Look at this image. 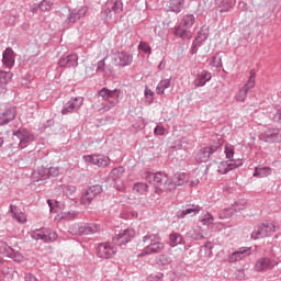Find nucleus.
Instances as JSON below:
<instances>
[{"instance_id":"dca6fc26","label":"nucleus","mask_w":281,"mask_h":281,"mask_svg":"<svg viewBox=\"0 0 281 281\" xmlns=\"http://www.w3.org/2000/svg\"><path fill=\"white\" fill-rule=\"evenodd\" d=\"M58 66L63 69H76V67H78V56L76 54H70L65 57H60Z\"/></svg>"},{"instance_id":"4d7b16f0","label":"nucleus","mask_w":281,"mask_h":281,"mask_svg":"<svg viewBox=\"0 0 281 281\" xmlns=\"http://www.w3.org/2000/svg\"><path fill=\"white\" fill-rule=\"evenodd\" d=\"M273 122H278V124H281V108L276 111V113L272 114Z\"/></svg>"},{"instance_id":"b1692460","label":"nucleus","mask_w":281,"mask_h":281,"mask_svg":"<svg viewBox=\"0 0 281 281\" xmlns=\"http://www.w3.org/2000/svg\"><path fill=\"white\" fill-rule=\"evenodd\" d=\"M186 5V0H169L167 2V8L169 12H176L177 14L183 10Z\"/></svg>"},{"instance_id":"e2e57ef3","label":"nucleus","mask_w":281,"mask_h":281,"mask_svg":"<svg viewBox=\"0 0 281 281\" xmlns=\"http://www.w3.org/2000/svg\"><path fill=\"white\" fill-rule=\"evenodd\" d=\"M105 65L106 64H105L104 59L99 60L97 64V71H104Z\"/></svg>"},{"instance_id":"69168bd1","label":"nucleus","mask_w":281,"mask_h":281,"mask_svg":"<svg viewBox=\"0 0 281 281\" xmlns=\"http://www.w3.org/2000/svg\"><path fill=\"white\" fill-rule=\"evenodd\" d=\"M198 49H199V43L195 42L194 40L191 46V54H196Z\"/></svg>"},{"instance_id":"9b49d317","label":"nucleus","mask_w":281,"mask_h":281,"mask_svg":"<svg viewBox=\"0 0 281 281\" xmlns=\"http://www.w3.org/2000/svg\"><path fill=\"white\" fill-rule=\"evenodd\" d=\"M259 139L267 144H280L281 128H268L259 135Z\"/></svg>"},{"instance_id":"c85d7f7f","label":"nucleus","mask_w":281,"mask_h":281,"mask_svg":"<svg viewBox=\"0 0 281 281\" xmlns=\"http://www.w3.org/2000/svg\"><path fill=\"white\" fill-rule=\"evenodd\" d=\"M33 179H36V181H45V179H49V173L47 171V168L40 167L37 170L33 172Z\"/></svg>"},{"instance_id":"f3484780","label":"nucleus","mask_w":281,"mask_h":281,"mask_svg":"<svg viewBox=\"0 0 281 281\" xmlns=\"http://www.w3.org/2000/svg\"><path fill=\"white\" fill-rule=\"evenodd\" d=\"M113 60L119 67H128L133 64V56L125 52H119L114 54Z\"/></svg>"},{"instance_id":"052dcab7","label":"nucleus","mask_w":281,"mask_h":281,"mask_svg":"<svg viewBox=\"0 0 281 281\" xmlns=\"http://www.w3.org/2000/svg\"><path fill=\"white\" fill-rule=\"evenodd\" d=\"M24 280L25 281H38L36 276H34V274H32L30 272L24 273Z\"/></svg>"},{"instance_id":"0eeeda50","label":"nucleus","mask_w":281,"mask_h":281,"mask_svg":"<svg viewBox=\"0 0 281 281\" xmlns=\"http://www.w3.org/2000/svg\"><path fill=\"white\" fill-rule=\"evenodd\" d=\"M276 232V224L273 223H262L255 227L254 232L251 233V238L254 240H259V238H267L271 236Z\"/></svg>"},{"instance_id":"aec40b11","label":"nucleus","mask_w":281,"mask_h":281,"mask_svg":"<svg viewBox=\"0 0 281 281\" xmlns=\"http://www.w3.org/2000/svg\"><path fill=\"white\" fill-rule=\"evenodd\" d=\"M16 117V108L12 106L7 109L4 112L0 113V126H5L10 124Z\"/></svg>"},{"instance_id":"c03bdc74","label":"nucleus","mask_w":281,"mask_h":281,"mask_svg":"<svg viewBox=\"0 0 281 281\" xmlns=\"http://www.w3.org/2000/svg\"><path fill=\"white\" fill-rule=\"evenodd\" d=\"M144 97L145 100H147L148 104H153V100H155V92L146 87L144 91Z\"/></svg>"},{"instance_id":"e433bc0d","label":"nucleus","mask_w":281,"mask_h":281,"mask_svg":"<svg viewBox=\"0 0 281 281\" xmlns=\"http://www.w3.org/2000/svg\"><path fill=\"white\" fill-rule=\"evenodd\" d=\"M209 67H215L216 69L223 67V58L218 54L214 55L209 59Z\"/></svg>"},{"instance_id":"13d9d810","label":"nucleus","mask_w":281,"mask_h":281,"mask_svg":"<svg viewBox=\"0 0 281 281\" xmlns=\"http://www.w3.org/2000/svg\"><path fill=\"white\" fill-rule=\"evenodd\" d=\"M48 177H58L59 170L57 167H50L47 169Z\"/></svg>"},{"instance_id":"1a4fd4ad","label":"nucleus","mask_w":281,"mask_h":281,"mask_svg":"<svg viewBox=\"0 0 281 281\" xmlns=\"http://www.w3.org/2000/svg\"><path fill=\"white\" fill-rule=\"evenodd\" d=\"M13 135L20 139V148H27V146H30V144L36 139L34 133L25 127H20L18 131H14Z\"/></svg>"},{"instance_id":"cd10ccee","label":"nucleus","mask_w":281,"mask_h":281,"mask_svg":"<svg viewBox=\"0 0 281 281\" xmlns=\"http://www.w3.org/2000/svg\"><path fill=\"white\" fill-rule=\"evenodd\" d=\"M271 269V259L269 258H260L255 266V271L262 272L269 271Z\"/></svg>"},{"instance_id":"423d86ee","label":"nucleus","mask_w":281,"mask_h":281,"mask_svg":"<svg viewBox=\"0 0 281 281\" xmlns=\"http://www.w3.org/2000/svg\"><path fill=\"white\" fill-rule=\"evenodd\" d=\"M249 74L250 75L248 81L238 90L237 94L235 95L236 102H245L249 91L256 87V70L251 69Z\"/></svg>"},{"instance_id":"c756f323","label":"nucleus","mask_w":281,"mask_h":281,"mask_svg":"<svg viewBox=\"0 0 281 281\" xmlns=\"http://www.w3.org/2000/svg\"><path fill=\"white\" fill-rule=\"evenodd\" d=\"M206 235L207 234L201 226H195L190 232V236H191V238H193V240H203V238H205Z\"/></svg>"},{"instance_id":"20e7f679","label":"nucleus","mask_w":281,"mask_h":281,"mask_svg":"<svg viewBox=\"0 0 281 281\" xmlns=\"http://www.w3.org/2000/svg\"><path fill=\"white\" fill-rule=\"evenodd\" d=\"M68 232L75 236H89L90 234H98L100 232V225L94 223L72 224L69 226Z\"/></svg>"},{"instance_id":"473e14b6","label":"nucleus","mask_w":281,"mask_h":281,"mask_svg":"<svg viewBox=\"0 0 281 281\" xmlns=\"http://www.w3.org/2000/svg\"><path fill=\"white\" fill-rule=\"evenodd\" d=\"M273 170L270 167H260L255 168L254 177H258L259 179H263V177H269Z\"/></svg>"},{"instance_id":"09e8293b","label":"nucleus","mask_w":281,"mask_h":281,"mask_svg":"<svg viewBox=\"0 0 281 281\" xmlns=\"http://www.w3.org/2000/svg\"><path fill=\"white\" fill-rule=\"evenodd\" d=\"M76 216H78V212L69 211V212L61 213L60 218L64 221H71L72 218H76Z\"/></svg>"},{"instance_id":"7c9ffc66","label":"nucleus","mask_w":281,"mask_h":281,"mask_svg":"<svg viewBox=\"0 0 281 281\" xmlns=\"http://www.w3.org/2000/svg\"><path fill=\"white\" fill-rule=\"evenodd\" d=\"M201 212V206L196 205V204H191L189 205L186 210H183L180 215L179 218H186V216H188V214H199Z\"/></svg>"},{"instance_id":"0e129e2a","label":"nucleus","mask_w":281,"mask_h":281,"mask_svg":"<svg viewBox=\"0 0 281 281\" xmlns=\"http://www.w3.org/2000/svg\"><path fill=\"white\" fill-rule=\"evenodd\" d=\"M164 133H166V128L161 126H156V128L154 130L155 135H164Z\"/></svg>"},{"instance_id":"4be33fe9","label":"nucleus","mask_w":281,"mask_h":281,"mask_svg":"<svg viewBox=\"0 0 281 281\" xmlns=\"http://www.w3.org/2000/svg\"><path fill=\"white\" fill-rule=\"evenodd\" d=\"M15 58L14 50L10 47L5 48L2 53V63L8 69H12L14 67Z\"/></svg>"},{"instance_id":"680f3d73","label":"nucleus","mask_w":281,"mask_h":281,"mask_svg":"<svg viewBox=\"0 0 281 281\" xmlns=\"http://www.w3.org/2000/svg\"><path fill=\"white\" fill-rule=\"evenodd\" d=\"M225 227H227V226H225V224H223V223H214L213 224L214 232H221V229H225Z\"/></svg>"},{"instance_id":"72a5a7b5","label":"nucleus","mask_w":281,"mask_h":281,"mask_svg":"<svg viewBox=\"0 0 281 281\" xmlns=\"http://www.w3.org/2000/svg\"><path fill=\"white\" fill-rule=\"evenodd\" d=\"M124 172V167H115L110 171L109 177L112 179V181H117V179H122Z\"/></svg>"},{"instance_id":"bb28decb","label":"nucleus","mask_w":281,"mask_h":281,"mask_svg":"<svg viewBox=\"0 0 281 281\" xmlns=\"http://www.w3.org/2000/svg\"><path fill=\"white\" fill-rule=\"evenodd\" d=\"M87 11H88L87 7H80L79 9H75L68 18L69 23H76V21H79V19H82V16L87 14Z\"/></svg>"},{"instance_id":"c9c22d12","label":"nucleus","mask_w":281,"mask_h":281,"mask_svg":"<svg viewBox=\"0 0 281 281\" xmlns=\"http://www.w3.org/2000/svg\"><path fill=\"white\" fill-rule=\"evenodd\" d=\"M46 229L47 228L35 229L31 233V237L33 240H43V243H45Z\"/></svg>"},{"instance_id":"2f4dec72","label":"nucleus","mask_w":281,"mask_h":281,"mask_svg":"<svg viewBox=\"0 0 281 281\" xmlns=\"http://www.w3.org/2000/svg\"><path fill=\"white\" fill-rule=\"evenodd\" d=\"M182 244H183V236H181V234L171 233L169 235V245L171 247H177L178 245H182Z\"/></svg>"},{"instance_id":"f704fd0d","label":"nucleus","mask_w":281,"mask_h":281,"mask_svg":"<svg viewBox=\"0 0 281 281\" xmlns=\"http://www.w3.org/2000/svg\"><path fill=\"white\" fill-rule=\"evenodd\" d=\"M170 85H171L170 79H164V80H161V81L157 85V87H156V93H157L158 95H164L166 89H170Z\"/></svg>"},{"instance_id":"a878e982","label":"nucleus","mask_w":281,"mask_h":281,"mask_svg":"<svg viewBox=\"0 0 281 281\" xmlns=\"http://www.w3.org/2000/svg\"><path fill=\"white\" fill-rule=\"evenodd\" d=\"M10 213L15 218V221H18V223H27V216L25 215V213L20 211L19 206H15V205L11 204L10 205Z\"/></svg>"},{"instance_id":"6e6552de","label":"nucleus","mask_w":281,"mask_h":281,"mask_svg":"<svg viewBox=\"0 0 281 281\" xmlns=\"http://www.w3.org/2000/svg\"><path fill=\"white\" fill-rule=\"evenodd\" d=\"M85 104V98L72 97L68 102H66L61 109V115H71V113H78Z\"/></svg>"},{"instance_id":"4c0bfd02","label":"nucleus","mask_w":281,"mask_h":281,"mask_svg":"<svg viewBox=\"0 0 281 281\" xmlns=\"http://www.w3.org/2000/svg\"><path fill=\"white\" fill-rule=\"evenodd\" d=\"M133 190L137 194H146V192L148 191V184L144 182H137L134 184Z\"/></svg>"},{"instance_id":"6e6d98bb","label":"nucleus","mask_w":281,"mask_h":281,"mask_svg":"<svg viewBox=\"0 0 281 281\" xmlns=\"http://www.w3.org/2000/svg\"><path fill=\"white\" fill-rule=\"evenodd\" d=\"M231 216H234V211L232 210H224L220 213V218H231Z\"/></svg>"},{"instance_id":"a18cd8bd","label":"nucleus","mask_w":281,"mask_h":281,"mask_svg":"<svg viewBox=\"0 0 281 281\" xmlns=\"http://www.w3.org/2000/svg\"><path fill=\"white\" fill-rule=\"evenodd\" d=\"M58 238V234L56 232H52L46 228L45 243H54Z\"/></svg>"},{"instance_id":"5701e85b","label":"nucleus","mask_w":281,"mask_h":281,"mask_svg":"<svg viewBox=\"0 0 281 281\" xmlns=\"http://www.w3.org/2000/svg\"><path fill=\"white\" fill-rule=\"evenodd\" d=\"M190 177L188 173H176L172 178V181L169 182L171 190H175L176 186H186Z\"/></svg>"},{"instance_id":"f257e3e1","label":"nucleus","mask_w":281,"mask_h":281,"mask_svg":"<svg viewBox=\"0 0 281 281\" xmlns=\"http://www.w3.org/2000/svg\"><path fill=\"white\" fill-rule=\"evenodd\" d=\"M120 95H122V91L119 89L109 90L108 88H102L99 91V97L102 98L103 103L98 109V112L109 113L111 109H115L120 104Z\"/></svg>"},{"instance_id":"338daca9","label":"nucleus","mask_w":281,"mask_h":281,"mask_svg":"<svg viewBox=\"0 0 281 281\" xmlns=\"http://www.w3.org/2000/svg\"><path fill=\"white\" fill-rule=\"evenodd\" d=\"M47 204L50 212H54V205H56V202H54L53 200H47Z\"/></svg>"},{"instance_id":"864d4df0","label":"nucleus","mask_w":281,"mask_h":281,"mask_svg":"<svg viewBox=\"0 0 281 281\" xmlns=\"http://www.w3.org/2000/svg\"><path fill=\"white\" fill-rule=\"evenodd\" d=\"M159 262L160 265L166 266V265H170V262H172V259L168 255H160Z\"/></svg>"},{"instance_id":"7ed1b4c3","label":"nucleus","mask_w":281,"mask_h":281,"mask_svg":"<svg viewBox=\"0 0 281 281\" xmlns=\"http://www.w3.org/2000/svg\"><path fill=\"white\" fill-rule=\"evenodd\" d=\"M196 19L194 18V14H187L183 15L180 25L176 27L175 34L179 36V38H192V25H194Z\"/></svg>"},{"instance_id":"49530a36","label":"nucleus","mask_w":281,"mask_h":281,"mask_svg":"<svg viewBox=\"0 0 281 281\" xmlns=\"http://www.w3.org/2000/svg\"><path fill=\"white\" fill-rule=\"evenodd\" d=\"M8 80H12V74L0 71V85H8Z\"/></svg>"},{"instance_id":"39448f33","label":"nucleus","mask_w":281,"mask_h":281,"mask_svg":"<svg viewBox=\"0 0 281 281\" xmlns=\"http://www.w3.org/2000/svg\"><path fill=\"white\" fill-rule=\"evenodd\" d=\"M145 179L149 183L157 186V188L160 190H172V187H170V183H168V176L162 172H147Z\"/></svg>"},{"instance_id":"37998d69","label":"nucleus","mask_w":281,"mask_h":281,"mask_svg":"<svg viewBox=\"0 0 281 281\" xmlns=\"http://www.w3.org/2000/svg\"><path fill=\"white\" fill-rule=\"evenodd\" d=\"M234 151H235V147L232 144H226L225 148H224V153L226 155V159H234Z\"/></svg>"},{"instance_id":"f03ea898","label":"nucleus","mask_w":281,"mask_h":281,"mask_svg":"<svg viewBox=\"0 0 281 281\" xmlns=\"http://www.w3.org/2000/svg\"><path fill=\"white\" fill-rule=\"evenodd\" d=\"M143 245L147 246L138 255L139 258H143V256H151V254H161V251L166 249V244H164L159 234L145 235L143 237Z\"/></svg>"},{"instance_id":"6ab92c4d","label":"nucleus","mask_w":281,"mask_h":281,"mask_svg":"<svg viewBox=\"0 0 281 281\" xmlns=\"http://www.w3.org/2000/svg\"><path fill=\"white\" fill-rule=\"evenodd\" d=\"M240 166H243L240 160H238V162L234 160L233 162L222 161L217 167V172H220V175H227V172H231V170H236V168H240Z\"/></svg>"},{"instance_id":"412c9836","label":"nucleus","mask_w":281,"mask_h":281,"mask_svg":"<svg viewBox=\"0 0 281 281\" xmlns=\"http://www.w3.org/2000/svg\"><path fill=\"white\" fill-rule=\"evenodd\" d=\"M212 80V72L207 71V70H202L200 74H198V76L195 77L193 85L194 87L199 88V87H205V85H207V82H210Z\"/></svg>"},{"instance_id":"774afa93","label":"nucleus","mask_w":281,"mask_h":281,"mask_svg":"<svg viewBox=\"0 0 281 281\" xmlns=\"http://www.w3.org/2000/svg\"><path fill=\"white\" fill-rule=\"evenodd\" d=\"M199 183H200L199 179L192 180V181L190 182V187H191V188H194V187H196Z\"/></svg>"},{"instance_id":"8fccbe9b","label":"nucleus","mask_w":281,"mask_h":281,"mask_svg":"<svg viewBox=\"0 0 281 281\" xmlns=\"http://www.w3.org/2000/svg\"><path fill=\"white\" fill-rule=\"evenodd\" d=\"M112 10L115 14H120V12L124 10V3H122V0H115Z\"/></svg>"},{"instance_id":"4468645a","label":"nucleus","mask_w":281,"mask_h":281,"mask_svg":"<svg viewBox=\"0 0 281 281\" xmlns=\"http://www.w3.org/2000/svg\"><path fill=\"white\" fill-rule=\"evenodd\" d=\"M135 231L134 228H126L122 233H120L116 237L113 238V241L119 247H122V245H126L127 243H131L133 238H135Z\"/></svg>"},{"instance_id":"ddd939ff","label":"nucleus","mask_w":281,"mask_h":281,"mask_svg":"<svg viewBox=\"0 0 281 281\" xmlns=\"http://www.w3.org/2000/svg\"><path fill=\"white\" fill-rule=\"evenodd\" d=\"M83 160L88 164H93V166H98V168H106L111 164V158L104 155H86L83 156Z\"/></svg>"},{"instance_id":"2eb2a0df","label":"nucleus","mask_w":281,"mask_h":281,"mask_svg":"<svg viewBox=\"0 0 281 281\" xmlns=\"http://www.w3.org/2000/svg\"><path fill=\"white\" fill-rule=\"evenodd\" d=\"M218 148H221V146L212 145V146L200 149V151L196 155V161H199L200 164L207 161L210 157H212V155H214V153L218 150Z\"/></svg>"},{"instance_id":"603ef678","label":"nucleus","mask_w":281,"mask_h":281,"mask_svg":"<svg viewBox=\"0 0 281 281\" xmlns=\"http://www.w3.org/2000/svg\"><path fill=\"white\" fill-rule=\"evenodd\" d=\"M205 41H207V34L200 31L198 33V36L195 37V43H199V45H201V43H205Z\"/></svg>"},{"instance_id":"a211bd4d","label":"nucleus","mask_w":281,"mask_h":281,"mask_svg":"<svg viewBox=\"0 0 281 281\" xmlns=\"http://www.w3.org/2000/svg\"><path fill=\"white\" fill-rule=\"evenodd\" d=\"M248 256H251V248L241 247L228 257V262H238Z\"/></svg>"},{"instance_id":"79ce46f5","label":"nucleus","mask_w":281,"mask_h":281,"mask_svg":"<svg viewBox=\"0 0 281 281\" xmlns=\"http://www.w3.org/2000/svg\"><path fill=\"white\" fill-rule=\"evenodd\" d=\"M52 5H54V3L52 2V0H43L40 4L38 8L42 12H49V10H52Z\"/></svg>"},{"instance_id":"bf43d9fd","label":"nucleus","mask_w":281,"mask_h":281,"mask_svg":"<svg viewBox=\"0 0 281 281\" xmlns=\"http://www.w3.org/2000/svg\"><path fill=\"white\" fill-rule=\"evenodd\" d=\"M161 278H164V273L158 272L157 274H150L148 277V280L149 281H158V280H161Z\"/></svg>"},{"instance_id":"a19ab883","label":"nucleus","mask_w":281,"mask_h":281,"mask_svg":"<svg viewBox=\"0 0 281 281\" xmlns=\"http://www.w3.org/2000/svg\"><path fill=\"white\" fill-rule=\"evenodd\" d=\"M78 188L74 184H67L63 187V192L66 194V196H74Z\"/></svg>"},{"instance_id":"393cba45","label":"nucleus","mask_w":281,"mask_h":281,"mask_svg":"<svg viewBox=\"0 0 281 281\" xmlns=\"http://www.w3.org/2000/svg\"><path fill=\"white\" fill-rule=\"evenodd\" d=\"M220 12H229L236 5V0H215Z\"/></svg>"},{"instance_id":"58836bf2","label":"nucleus","mask_w":281,"mask_h":281,"mask_svg":"<svg viewBox=\"0 0 281 281\" xmlns=\"http://www.w3.org/2000/svg\"><path fill=\"white\" fill-rule=\"evenodd\" d=\"M200 222L203 225H212L214 223V216L209 212L202 213V215L200 216Z\"/></svg>"},{"instance_id":"3c124183","label":"nucleus","mask_w":281,"mask_h":281,"mask_svg":"<svg viewBox=\"0 0 281 281\" xmlns=\"http://www.w3.org/2000/svg\"><path fill=\"white\" fill-rule=\"evenodd\" d=\"M138 49H140V52H144L145 54H150V52H153V48L146 42H140L138 45Z\"/></svg>"},{"instance_id":"de8ad7c7","label":"nucleus","mask_w":281,"mask_h":281,"mask_svg":"<svg viewBox=\"0 0 281 281\" xmlns=\"http://www.w3.org/2000/svg\"><path fill=\"white\" fill-rule=\"evenodd\" d=\"M90 194H92L94 198L98 196V194L102 193V187L99 184H94L87 189Z\"/></svg>"},{"instance_id":"9d476101","label":"nucleus","mask_w":281,"mask_h":281,"mask_svg":"<svg viewBox=\"0 0 281 281\" xmlns=\"http://www.w3.org/2000/svg\"><path fill=\"white\" fill-rule=\"evenodd\" d=\"M117 254V248L111 243H101L97 248V256L101 260H111Z\"/></svg>"},{"instance_id":"ea45409f","label":"nucleus","mask_w":281,"mask_h":281,"mask_svg":"<svg viewBox=\"0 0 281 281\" xmlns=\"http://www.w3.org/2000/svg\"><path fill=\"white\" fill-rule=\"evenodd\" d=\"M93 199H95L88 190L81 195V205H91Z\"/></svg>"},{"instance_id":"5fc2aeb1","label":"nucleus","mask_w":281,"mask_h":281,"mask_svg":"<svg viewBox=\"0 0 281 281\" xmlns=\"http://www.w3.org/2000/svg\"><path fill=\"white\" fill-rule=\"evenodd\" d=\"M204 250H205V255L211 258L212 256V249H214V245H212L210 241H206L203 246Z\"/></svg>"},{"instance_id":"f8f14e48","label":"nucleus","mask_w":281,"mask_h":281,"mask_svg":"<svg viewBox=\"0 0 281 281\" xmlns=\"http://www.w3.org/2000/svg\"><path fill=\"white\" fill-rule=\"evenodd\" d=\"M0 254L2 256H5V258H11L14 260V262H23L25 260V257H23V254L14 250L12 247L8 245L5 241L0 240Z\"/></svg>"}]
</instances>
